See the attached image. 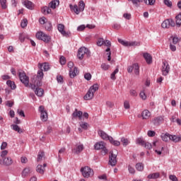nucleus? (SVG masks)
Returning a JSON list of instances; mask_svg holds the SVG:
<instances>
[{"label": "nucleus", "mask_w": 181, "mask_h": 181, "mask_svg": "<svg viewBox=\"0 0 181 181\" xmlns=\"http://www.w3.org/2000/svg\"><path fill=\"white\" fill-rule=\"evenodd\" d=\"M38 67L41 70H44V71H48V70L50 69V66L49 65V63H43V64H38Z\"/></svg>", "instance_id": "nucleus-22"}, {"label": "nucleus", "mask_w": 181, "mask_h": 181, "mask_svg": "<svg viewBox=\"0 0 181 181\" xmlns=\"http://www.w3.org/2000/svg\"><path fill=\"white\" fill-rule=\"evenodd\" d=\"M94 146H95V149H96L97 151H100V149L102 150L101 151L102 155L105 156L107 155V153H108V150L105 147V143L103 141H100L96 143Z\"/></svg>", "instance_id": "nucleus-7"}, {"label": "nucleus", "mask_w": 181, "mask_h": 181, "mask_svg": "<svg viewBox=\"0 0 181 181\" xmlns=\"http://www.w3.org/2000/svg\"><path fill=\"white\" fill-rule=\"evenodd\" d=\"M32 173V170L30 168H25L23 170L21 176L22 177H28Z\"/></svg>", "instance_id": "nucleus-21"}, {"label": "nucleus", "mask_w": 181, "mask_h": 181, "mask_svg": "<svg viewBox=\"0 0 181 181\" xmlns=\"http://www.w3.org/2000/svg\"><path fill=\"white\" fill-rule=\"evenodd\" d=\"M175 23L177 26H180L181 25V13L176 16L175 17Z\"/></svg>", "instance_id": "nucleus-38"}, {"label": "nucleus", "mask_w": 181, "mask_h": 181, "mask_svg": "<svg viewBox=\"0 0 181 181\" xmlns=\"http://www.w3.org/2000/svg\"><path fill=\"white\" fill-rule=\"evenodd\" d=\"M11 128L12 129H13V131L18 132V134H22V132H23V130H22V129H21V127H19V126H18L17 124L11 125Z\"/></svg>", "instance_id": "nucleus-34"}, {"label": "nucleus", "mask_w": 181, "mask_h": 181, "mask_svg": "<svg viewBox=\"0 0 181 181\" xmlns=\"http://www.w3.org/2000/svg\"><path fill=\"white\" fill-rule=\"evenodd\" d=\"M109 141L110 144H112V145H114L115 146H119L121 145V142L117 140H114L112 137L109 138Z\"/></svg>", "instance_id": "nucleus-35"}, {"label": "nucleus", "mask_w": 181, "mask_h": 181, "mask_svg": "<svg viewBox=\"0 0 181 181\" xmlns=\"http://www.w3.org/2000/svg\"><path fill=\"white\" fill-rule=\"evenodd\" d=\"M21 28H26L28 26V19L25 18L21 21Z\"/></svg>", "instance_id": "nucleus-49"}, {"label": "nucleus", "mask_w": 181, "mask_h": 181, "mask_svg": "<svg viewBox=\"0 0 181 181\" xmlns=\"http://www.w3.org/2000/svg\"><path fill=\"white\" fill-rule=\"evenodd\" d=\"M64 152H66V148H62L59 151L58 156L59 162L62 160V155H64Z\"/></svg>", "instance_id": "nucleus-40"}, {"label": "nucleus", "mask_w": 181, "mask_h": 181, "mask_svg": "<svg viewBox=\"0 0 181 181\" xmlns=\"http://www.w3.org/2000/svg\"><path fill=\"white\" fill-rule=\"evenodd\" d=\"M68 67L69 69V76L71 78H74L75 76L78 74L77 67H74V64L72 62H69L68 63Z\"/></svg>", "instance_id": "nucleus-6"}, {"label": "nucleus", "mask_w": 181, "mask_h": 181, "mask_svg": "<svg viewBox=\"0 0 181 181\" xmlns=\"http://www.w3.org/2000/svg\"><path fill=\"white\" fill-rule=\"evenodd\" d=\"M98 134L100 136V138H102V139H104L105 141H110V138H111V136H108V134H107V133H105V132L103 130H99L98 132Z\"/></svg>", "instance_id": "nucleus-20"}, {"label": "nucleus", "mask_w": 181, "mask_h": 181, "mask_svg": "<svg viewBox=\"0 0 181 181\" xmlns=\"http://www.w3.org/2000/svg\"><path fill=\"white\" fill-rule=\"evenodd\" d=\"M43 69L39 70L37 74V78L38 81H35V84L37 86V87L42 86V80L43 79Z\"/></svg>", "instance_id": "nucleus-16"}, {"label": "nucleus", "mask_w": 181, "mask_h": 181, "mask_svg": "<svg viewBox=\"0 0 181 181\" xmlns=\"http://www.w3.org/2000/svg\"><path fill=\"white\" fill-rule=\"evenodd\" d=\"M106 105H107V107H109L110 108H112L114 107V103L111 101H107Z\"/></svg>", "instance_id": "nucleus-62"}, {"label": "nucleus", "mask_w": 181, "mask_h": 181, "mask_svg": "<svg viewBox=\"0 0 181 181\" xmlns=\"http://www.w3.org/2000/svg\"><path fill=\"white\" fill-rule=\"evenodd\" d=\"M136 169L139 170V172H142V170H144V164H142L141 163H136Z\"/></svg>", "instance_id": "nucleus-39"}, {"label": "nucleus", "mask_w": 181, "mask_h": 181, "mask_svg": "<svg viewBox=\"0 0 181 181\" xmlns=\"http://www.w3.org/2000/svg\"><path fill=\"white\" fill-rule=\"evenodd\" d=\"M103 45L107 46V49H105L106 55L107 56V61L111 62V42L108 40H104Z\"/></svg>", "instance_id": "nucleus-10"}, {"label": "nucleus", "mask_w": 181, "mask_h": 181, "mask_svg": "<svg viewBox=\"0 0 181 181\" xmlns=\"http://www.w3.org/2000/svg\"><path fill=\"white\" fill-rule=\"evenodd\" d=\"M110 156H109V165L111 166H115L117 165V151L114 153V151L110 152Z\"/></svg>", "instance_id": "nucleus-13"}, {"label": "nucleus", "mask_w": 181, "mask_h": 181, "mask_svg": "<svg viewBox=\"0 0 181 181\" xmlns=\"http://www.w3.org/2000/svg\"><path fill=\"white\" fill-rule=\"evenodd\" d=\"M42 12L45 15H49V13H52V9H50V7L45 6L42 8Z\"/></svg>", "instance_id": "nucleus-36"}, {"label": "nucleus", "mask_w": 181, "mask_h": 181, "mask_svg": "<svg viewBox=\"0 0 181 181\" xmlns=\"http://www.w3.org/2000/svg\"><path fill=\"white\" fill-rule=\"evenodd\" d=\"M0 4L2 9H6L8 6L6 5V0H0Z\"/></svg>", "instance_id": "nucleus-44"}, {"label": "nucleus", "mask_w": 181, "mask_h": 181, "mask_svg": "<svg viewBox=\"0 0 181 181\" xmlns=\"http://www.w3.org/2000/svg\"><path fill=\"white\" fill-rule=\"evenodd\" d=\"M98 88H100L98 83H95L90 86L87 93L83 97L84 100H93V98H94V93L95 91H98Z\"/></svg>", "instance_id": "nucleus-1"}, {"label": "nucleus", "mask_w": 181, "mask_h": 181, "mask_svg": "<svg viewBox=\"0 0 181 181\" xmlns=\"http://www.w3.org/2000/svg\"><path fill=\"white\" fill-rule=\"evenodd\" d=\"M97 45L98 46H103V45H104V39L103 38L98 39L97 42Z\"/></svg>", "instance_id": "nucleus-56"}, {"label": "nucleus", "mask_w": 181, "mask_h": 181, "mask_svg": "<svg viewBox=\"0 0 181 181\" xmlns=\"http://www.w3.org/2000/svg\"><path fill=\"white\" fill-rule=\"evenodd\" d=\"M36 37L38 39V40H42V42H45V43H49V42L52 40V37H50V36L42 31H38L36 33Z\"/></svg>", "instance_id": "nucleus-5"}, {"label": "nucleus", "mask_w": 181, "mask_h": 181, "mask_svg": "<svg viewBox=\"0 0 181 181\" xmlns=\"http://www.w3.org/2000/svg\"><path fill=\"white\" fill-rule=\"evenodd\" d=\"M59 62L62 66L66 64V58L64 57H61L59 59Z\"/></svg>", "instance_id": "nucleus-58"}, {"label": "nucleus", "mask_w": 181, "mask_h": 181, "mask_svg": "<svg viewBox=\"0 0 181 181\" xmlns=\"http://www.w3.org/2000/svg\"><path fill=\"white\" fill-rule=\"evenodd\" d=\"M160 177V173H154L149 174L147 177L148 179H158Z\"/></svg>", "instance_id": "nucleus-32"}, {"label": "nucleus", "mask_w": 181, "mask_h": 181, "mask_svg": "<svg viewBox=\"0 0 181 181\" xmlns=\"http://www.w3.org/2000/svg\"><path fill=\"white\" fill-rule=\"evenodd\" d=\"M57 80L58 83H63V76H62L61 75H58L57 76Z\"/></svg>", "instance_id": "nucleus-61"}, {"label": "nucleus", "mask_w": 181, "mask_h": 181, "mask_svg": "<svg viewBox=\"0 0 181 181\" xmlns=\"http://www.w3.org/2000/svg\"><path fill=\"white\" fill-rule=\"evenodd\" d=\"M121 142L122 143L123 146H127L129 145V140H128V139H125V138L122 137L121 139Z\"/></svg>", "instance_id": "nucleus-42"}, {"label": "nucleus", "mask_w": 181, "mask_h": 181, "mask_svg": "<svg viewBox=\"0 0 181 181\" xmlns=\"http://www.w3.org/2000/svg\"><path fill=\"white\" fill-rule=\"evenodd\" d=\"M146 142V141H144V139L142 138H139L136 139V144H139V145H141V146H144Z\"/></svg>", "instance_id": "nucleus-43"}, {"label": "nucleus", "mask_w": 181, "mask_h": 181, "mask_svg": "<svg viewBox=\"0 0 181 181\" xmlns=\"http://www.w3.org/2000/svg\"><path fill=\"white\" fill-rule=\"evenodd\" d=\"M162 74L163 76H168L170 71V66L167 62H163L162 65Z\"/></svg>", "instance_id": "nucleus-12"}, {"label": "nucleus", "mask_w": 181, "mask_h": 181, "mask_svg": "<svg viewBox=\"0 0 181 181\" xmlns=\"http://www.w3.org/2000/svg\"><path fill=\"white\" fill-rule=\"evenodd\" d=\"M86 6V4H84V1H79V5H70V8L71 9V11H73L76 15H78V13H80V12H83V11H84V8Z\"/></svg>", "instance_id": "nucleus-3"}, {"label": "nucleus", "mask_w": 181, "mask_h": 181, "mask_svg": "<svg viewBox=\"0 0 181 181\" xmlns=\"http://www.w3.org/2000/svg\"><path fill=\"white\" fill-rule=\"evenodd\" d=\"M80 127L83 129H87V128H88V123L82 122L80 123Z\"/></svg>", "instance_id": "nucleus-48"}, {"label": "nucleus", "mask_w": 181, "mask_h": 181, "mask_svg": "<svg viewBox=\"0 0 181 181\" xmlns=\"http://www.w3.org/2000/svg\"><path fill=\"white\" fill-rule=\"evenodd\" d=\"M60 1L59 0H53L49 4V7L52 8V9H56L57 6H59Z\"/></svg>", "instance_id": "nucleus-28"}, {"label": "nucleus", "mask_w": 181, "mask_h": 181, "mask_svg": "<svg viewBox=\"0 0 181 181\" xmlns=\"http://www.w3.org/2000/svg\"><path fill=\"white\" fill-rule=\"evenodd\" d=\"M84 78L88 81H90V80H91V74L90 73L85 74Z\"/></svg>", "instance_id": "nucleus-51"}, {"label": "nucleus", "mask_w": 181, "mask_h": 181, "mask_svg": "<svg viewBox=\"0 0 181 181\" xmlns=\"http://www.w3.org/2000/svg\"><path fill=\"white\" fill-rule=\"evenodd\" d=\"M90 54L91 52H90V50H88V49L84 47H81L78 51L77 56L80 60H83V59H84V56H86V57H90Z\"/></svg>", "instance_id": "nucleus-2"}, {"label": "nucleus", "mask_w": 181, "mask_h": 181, "mask_svg": "<svg viewBox=\"0 0 181 181\" xmlns=\"http://www.w3.org/2000/svg\"><path fill=\"white\" fill-rule=\"evenodd\" d=\"M58 30L63 36H67V33L64 30V25L59 24L57 26Z\"/></svg>", "instance_id": "nucleus-25"}, {"label": "nucleus", "mask_w": 181, "mask_h": 181, "mask_svg": "<svg viewBox=\"0 0 181 181\" xmlns=\"http://www.w3.org/2000/svg\"><path fill=\"white\" fill-rule=\"evenodd\" d=\"M163 122V117L160 116L158 117H156L154 119V124L156 125V124H160V122Z\"/></svg>", "instance_id": "nucleus-41"}, {"label": "nucleus", "mask_w": 181, "mask_h": 181, "mask_svg": "<svg viewBox=\"0 0 181 181\" xmlns=\"http://www.w3.org/2000/svg\"><path fill=\"white\" fill-rule=\"evenodd\" d=\"M146 5H154L156 0H144Z\"/></svg>", "instance_id": "nucleus-46"}, {"label": "nucleus", "mask_w": 181, "mask_h": 181, "mask_svg": "<svg viewBox=\"0 0 181 181\" xmlns=\"http://www.w3.org/2000/svg\"><path fill=\"white\" fill-rule=\"evenodd\" d=\"M101 69H103L105 71H107V70H108V69H110V65L107 64L105 63H103L101 64L100 66Z\"/></svg>", "instance_id": "nucleus-47"}, {"label": "nucleus", "mask_w": 181, "mask_h": 181, "mask_svg": "<svg viewBox=\"0 0 181 181\" xmlns=\"http://www.w3.org/2000/svg\"><path fill=\"white\" fill-rule=\"evenodd\" d=\"M129 94L132 97H136L138 95V93H136V90H135L134 89L130 90Z\"/></svg>", "instance_id": "nucleus-50"}, {"label": "nucleus", "mask_w": 181, "mask_h": 181, "mask_svg": "<svg viewBox=\"0 0 181 181\" xmlns=\"http://www.w3.org/2000/svg\"><path fill=\"white\" fill-rule=\"evenodd\" d=\"M161 139L164 142H168L170 141V134L169 133H163L161 134Z\"/></svg>", "instance_id": "nucleus-29"}, {"label": "nucleus", "mask_w": 181, "mask_h": 181, "mask_svg": "<svg viewBox=\"0 0 181 181\" xmlns=\"http://www.w3.org/2000/svg\"><path fill=\"white\" fill-rule=\"evenodd\" d=\"M73 118H78V119H81L83 117V112L78 111L77 109H75L74 112L72 114Z\"/></svg>", "instance_id": "nucleus-23"}, {"label": "nucleus", "mask_w": 181, "mask_h": 181, "mask_svg": "<svg viewBox=\"0 0 181 181\" xmlns=\"http://www.w3.org/2000/svg\"><path fill=\"white\" fill-rule=\"evenodd\" d=\"M118 71H119V70L118 69V68H117L113 72L112 74L110 75V78L112 80H115L117 78L115 77V74H117V73H118Z\"/></svg>", "instance_id": "nucleus-45"}, {"label": "nucleus", "mask_w": 181, "mask_h": 181, "mask_svg": "<svg viewBox=\"0 0 181 181\" xmlns=\"http://www.w3.org/2000/svg\"><path fill=\"white\" fill-rule=\"evenodd\" d=\"M124 18H125V19H127L128 21H129V19H131V14L130 13H124L123 15Z\"/></svg>", "instance_id": "nucleus-64"}, {"label": "nucleus", "mask_w": 181, "mask_h": 181, "mask_svg": "<svg viewBox=\"0 0 181 181\" xmlns=\"http://www.w3.org/2000/svg\"><path fill=\"white\" fill-rule=\"evenodd\" d=\"M6 105H7V107H9L10 108L12 107L13 106V101H12V100L6 101Z\"/></svg>", "instance_id": "nucleus-57"}, {"label": "nucleus", "mask_w": 181, "mask_h": 181, "mask_svg": "<svg viewBox=\"0 0 181 181\" xmlns=\"http://www.w3.org/2000/svg\"><path fill=\"white\" fill-rule=\"evenodd\" d=\"M161 26L163 28V29H168V28H170V26L174 28L175 22L172 19H167L162 23Z\"/></svg>", "instance_id": "nucleus-14"}, {"label": "nucleus", "mask_w": 181, "mask_h": 181, "mask_svg": "<svg viewBox=\"0 0 181 181\" xmlns=\"http://www.w3.org/2000/svg\"><path fill=\"white\" fill-rule=\"evenodd\" d=\"M44 158H45V152L40 151L37 155V162H40V160H43Z\"/></svg>", "instance_id": "nucleus-37"}, {"label": "nucleus", "mask_w": 181, "mask_h": 181, "mask_svg": "<svg viewBox=\"0 0 181 181\" xmlns=\"http://www.w3.org/2000/svg\"><path fill=\"white\" fill-rule=\"evenodd\" d=\"M39 111L41 114L40 118L42 121H43L44 122H46V121H47V112L45 110V107L42 105L40 106Z\"/></svg>", "instance_id": "nucleus-15"}, {"label": "nucleus", "mask_w": 181, "mask_h": 181, "mask_svg": "<svg viewBox=\"0 0 181 181\" xmlns=\"http://www.w3.org/2000/svg\"><path fill=\"white\" fill-rule=\"evenodd\" d=\"M144 147H146V149H152V144L146 141V143H144Z\"/></svg>", "instance_id": "nucleus-55"}, {"label": "nucleus", "mask_w": 181, "mask_h": 181, "mask_svg": "<svg viewBox=\"0 0 181 181\" xmlns=\"http://www.w3.org/2000/svg\"><path fill=\"white\" fill-rule=\"evenodd\" d=\"M35 93L36 95H37V97H42L43 94H45V90L42 88H37Z\"/></svg>", "instance_id": "nucleus-30"}, {"label": "nucleus", "mask_w": 181, "mask_h": 181, "mask_svg": "<svg viewBox=\"0 0 181 181\" xmlns=\"http://www.w3.org/2000/svg\"><path fill=\"white\" fill-rule=\"evenodd\" d=\"M128 170L129 172V173H132V175H134L135 173V168H134V167L129 165L128 166Z\"/></svg>", "instance_id": "nucleus-52"}, {"label": "nucleus", "mask_w": 181, "mask_h": 181, "mask_svg": "<svg viewBox=\"0 0 181 181\" xmlns=\"http://www.w3.org/2000/svg\"><path fill=\"white\" fill-rule=\"evenodd\" d=\"M119 43L122 45V46H125L126 47H135V46H141V42H138L136 41H132V42H128V41H124L122 39H118Z\"/></svg>", "instance_id": "nucleus-8"}, {"label": "nucleus", "mask_w": 181, "mask_h": 181, "mask_svg": "<svg viewBox=\"0 0 181 181\" xmlns=\"http://www.w3.org/2000/svg\"><path fill=\"white\" fill-rule=\"evenodd\" d=\"M81 172L82 173V176H83V177H86V179H88V177H91L94 175V171L88 166L81 168Z\"/></svg>", "instance_id": "nucleus-4"}, {"label": "nucleus", "mask_w": 181, "mask_h": 181, "mask_svg": "<svg viewBox=\"0 0 181 181\" xmlns=\"http://www.w3.org/2000/svg\"><path fill=\"white\" fill-rule=\"evenodd\" d=\"M128 73H132L134 71V74L136 76H139V65L138 64H133L132 66H129L127 67Z\"/></svg>", "instance_id": "nucleus-11"}, {"label": "nucleus", "mask_w": 181, "mask_h": 181, "mask_svg": "<svg viewBox=\"0 0 181 181\" xmlns=\"http://www.w3.org/2000/svg\"><path fill=\"white\" fill-rule=\"evenodd\" d=\"M139 96L142 100H146V94H145V91H141L139 94Z\"/></svg>", "instance_id": "nucleus-54"}, {"label": "nucleus", "mask_w": 181, "mask_h": 181, "mask_svg": "<svg viewBox=\"0 0 181 181\" xmlns=\"http://www.w3.org/2000/svg\"><path fill=\"white\" fill-rule=\"evenodd\" d=\"M6 84L8 87H10V88H11V90H15L16 88V85L15 84V82L11 80H8Z\"/></svg>", "instance_id": "nucleus-33"}, {"label": "nucleus", "mask_w": 181, "mask_h": 181, "mask_svg": "<svg viewBox=\"0 0 181 181\" xmlns=\"http://www.w3.org/2000/svg\"><path fill=\"white\" fill-rule=\"evenodd\" d=\"M44 166V167H43ZM43 166L42 165H38L37 166V172L40 173V175H43L45 173V168H46L47 164L44 163Z\"/></svg>", "instance_id": "nucleus-27"}, {"label": "nucleus", "mask_w": 181, "mask_h": 181, "mask_svg": "<svg viewBox=\"0 0 181 181\" xmlns=\"http://www.w3.org/2000/svg\"><path fill=\"white\" fill-rule=\"evenodd\" d=\"M156 132L154 131L149 130L147 133L148 136H155Z\"/></svg>", "instance_id": "nucleus-60"}, {"label": "nucleus", "mask_w": 181, "mask_h": 181, "mask_svg": "<svg viewBox=\"0 0 181 181\" xmlns=\"http://www.w3.org/2000/svg\"><path fill=\"white\" fill-rule=\"evenodd\" d=\"M21 1H22L23 5H24L25 8H27L28 9H30V11H33V6H34L33 3H32L29 0H21Z\"/></svg>", "instance_id": "nucleus-19"}, {"label": "nucleus", "mask_w": 181, "mask_h": 181, "mask_svg": "<svg viewBox=\"0 0 181 181\" xmlns=\"http://www.w3.org/2000/svg\"><path fill=\"white\" fill-rule=\"evenodd\" d=\"M141 117L143 119H149V117H151V112L148 110H145L141 113Z\"/></svg>", "instance_id": "nucleus-26"}, {"label": "nucleus", "mask_w": 181, "mask_h": 181, "mask_svg": "<svg viewBox=\"0 0 181 181\" xmlns=\"http://www.w3.org/2000/svg\"><path fill=\"white\" fill-rule=\"evenodd\" d=\"M18 76L21 83H23V84H24L25 87H28L29 78L26 76V74H25V72L23 71H20L18 73Z\"/></svg>", "instance_id": "nucleus-9"}, {"label": "nucleus", "mask_w": 181, "mask_h": 181, "mask_svg": "<svg viewBox=\"0 0 181 181\" xmlns=\"http://www.w3.org/2000/svg\"><path fill=\"white\" fill-rule=\"evenodd\" d=\"M12 163H13V160H12V158L10 157L3 158V162L2 160L0 161L1 165H6V166H11Z\"/></svg>", "instance_id": "nucleus-18"}, {"label": "nucleus", "mask_w": 181, "mask_h": 181, "mask_svg": "<svg viewBox=\"0 0 181 181\" xmlns=\"http://www.w3.org/2000/svg\"><path fill=\"white\" fill-rule=\"evenodd\" d=\"M169 179H170V180H172V181H179V180L177 179V177H176V175H170L169 176Z\"/></svg>", "instance_id": "nucleus-53"}, {"label": "nucleus", "mask_w": 181, "mask_h": 181, "mask_svg": "<svg viewBox=\"0 0 181 181\" xmlns=\"http://www.w3.org/2000/svg\"><path fill=\"white\" fill-rule=\"evenodd\" d=\"M124 108H125L126 110H129V102L125 101V102L124 103Z\"/></svg>", "instance_id": "nucleus-63"}, {"label": "nucleus", "mask_w": 181, "mask_h": 181, "mask_svg": "<svg viewBox=\"0 0 181 181\" xmlns=\"http://www.w3.org/2000/svg\"><path fill=\"white\" fill-rule=\"evenodd\" d=\"M143 57L145 59L146 63L148 64H151L152 63V56L149 54L148 52H144L143 54Z\"/></svg>", "instance_id": "nucleus-24"}, {"label": "nucleus", "mask_w": 181, "mask_h": 181, "mask_svg": "<svg viewBox=\"0 0 181 181\" xmlns=\"http://www.w3.org/2000/svg\"><path fill=\"white\" fill-rule=\"evenodd\" d=\"M84 149V146L81 144H78L76 145L75 148L72 150V152L74 153H76V155H78L83 152Z\"/></svg>", "instance_id": "nucleus-17"}, {"label": "nucleus", "mask_w": 181, "mask_h": 181, "mask_svg": "<svg viewBox=\"0 0 181 181\" xmlns=\"http://www.w3.org/2000/svg\"><path fill=\"white\" fill-rule=\"evenodd\" d=\"M170 141H173V142H179L181 141V136H177L176 135L170 134Z\"/></svg>", "instance_id": "nucleus-31"}, {"label": "nucleus", "mask_w": 181, "mask_h": 181, "mask_svg": "<svg viewBox=\"0 0 181 181\" xmlns=\"http://www.w3.org/2000/svg\"><path fill=\"white\" fill-rule=\"evenodd\" d=\"M113 29H115L116 30H119L121 29V25L118 23H115L112 26Z\"/></svg>", "instance_id": "nucleus-59"}]
</instances>
